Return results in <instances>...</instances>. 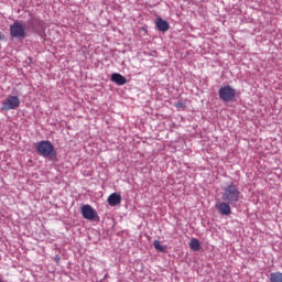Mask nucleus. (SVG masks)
I'll use <instances>...</instances> for the list:
<instances>
[{
	"mask_svg": "<svg viewBox=\"0 0 282 282\" xmlns=\"http://www.w3.org/2000/svg\"><path fill=\"white\" fill-rule=\"evenodd\" d=\"M223 199L227 204H237L241 199V192L235 184H229L224 188Z\"/></svg>",
	"mask_w": 282,
	"mask_h": 282,
	"instance_id": "nucleus-1",
	"label": "nucleus"
},
{
	"mask_svg": "<svg viewBox=\"0 0 282 282\" xmlns=\"http://www.w3.org/2000/svg\"><path fill=\"white\" fill-rule=\"evenodd\" d=\"M36 151L42 158H50L54 153V144L50 141H40L35 143Z\"/></svg>",
	"mask_w": 282,
	"mask_h": 282,
	"instance_id": "nucleus-2",
	"label": "nucleus"
},
{
	"mask_svg": "<svg viewBox=\"0 0 282 282\" xmlns=\"http://www.w3.org/2000/svg\"><path fill=\"white\" fill-rule=\"evenodd\" d=\"M10 34L13 39H25V36H28V33L25 32V26L19 21H15L10 26Z\"/></svg>",
	"mask_w": 282,
	"mask_h": 282,
	"instance_id": "nucleus-3",
	"label": "nucleus"
},
{
	"mask_svg": "<svg viewBox=\"0 0 282 282\" xmlns=\"http://www.w3.org/2000/svg\"><path fill=\"white\" fill-rule=\"evenodd\" d=\"M236 94L235 89L230 86L221 87L218 90V96L223 102H230V100L235 99Z\"/></svg>",
	"mask_w": 282,
	"mask_h": 282,
	"instance_id": "nucleus-4",
	"label": "nucleus"
},
{
	"mask_svg": "<svg viewBox=\"0 0 282 282\" xmlns=\"http://www.w3.org/2000/svg\"><path fill=\"white\" fill-rule=\"evenodd\" d=\"M21 105V100L17 96H9L3 102H2V111H12L14 109H19V106Z\"/></svg>",
	"mask_w": 282,
	"mask_h": 282,
	"instance_id": "nucleus-5",
	"label": "nucleus"
},
{
	"mask_svg": "<svg viewBox=\"0 0 282 282\" xmlns=\"http://www.w3.org/2000/svg\"><path fill=\"white\" fill-rule=\"evenodd\" d=\"M82 215L84 219H88V221H94L97 217L96 210L90 205L82 206Z\"/></svg>",
	"mask_w": 282,
	"mask_h": 282,
	"instance_id": "nucleus-6",
	"label": "nucleus"
},
{
	"mask_svg": "<svg viewBox=\"0 0 282 282\" xmlns=\"http://www.w3.org/2000/svg\"><path fill=\"white\" fill-rule=\"evenodd\" d=\"M155 25L159 32H169V30L171 29V25L169 24V22L162 18L156 19Z\"/></svg>",
	"mask_w": 282,
	"mask_h": 282,
	"instance_id": "nucleus-7",
	"label": "nucleus"
},
{
	"mask_svg": "<svg viewBox=\"0 0 282 282\" xmlns=\"http://www.w3.org/2000/svg\"><path fill=\"white\" fill-rule=\"evenodd\" d=\"M216 208L220 215H230V213H232L230 209V203H219L216 205Z\"/></svg>",
	"mask_w": 282,
	"mask_h": 282,
	"instance_id": "nucleus-8",
	"label": "nucleus"
},
{
	"mask_svg": "<svg viewBox=\"0 0 282 282\" xmlns=\"http://www.w3.org/2000/svg\"><path fill=\"white\" fill-rule=\"evenodd\" d=\"M121 202H122V196L120 194H118V193H112L108 197L109 206H118V205H120Z\"/></svg>",
	"mask_w": 282,
	"mask_h": 282,
	"instance_id": "nucleus-9",
	"label": "nucleus"
},
{
	"mask_svg": "<svg viewBox=\"0 0 282 282\" xmlns=\"http://www.w3.org/2000/svg\"><path fill=\"white\" fill-rule=\"evenodd\" d=\"M111 80L112 83H116V85H119V86L127 85V78L118 73H113L111 75Z\"/></svg>",
	"mask_w": 282,
	"mask_h": 282,
	"instance_id": "nucleus-10",
	"label": "nucleus"
},
{
	"mask_svg": "<svg viewBox=\"0 0 282 282\" xmlns=\"http://www.w3.org/2000/svg\"><path fill=\"white\" fill-rule=\"evenodd\" d=\"M202 243H199V240L197 238H193L189 241V248L193 250V252H197L200 248Z\"/></svg>",
	"mask_w": 282,
	"mask_h": 282,
	"instance_id": "nucleus-11",
	"label": "nucleus"
},
{
	"mask_svg": "<svg viewBox=\"0 0 282 282\" xmlns=\"http://www.w3.org/2000/svg\"><path fill=\"white\" fill-rule=\"evenodd\" d=\"M270 282H282V273L273 272L270 274Z\"/></svg>",
	"mask_w": 282,
	"mask_h": 282,
	"instance_id": "nucleus-12",
	"label": "nucleus"
},
{
	"mask_svg": "<svg viewBox=\"0 0 282 282\" xmlns=\"http://www.w3.org/2000/svg\"><path fill=\"white\" fill-rule=\"evenodd\" d=\"M153 246L159 252H166V246L160 243V240H154Z\"/></svg>",
	"mask_w": 282,
	"mask_h": 282,
	"instance_id": "nucleus-13",
	"label": "nucleus"
},
{
	"mask_svg": "<svg viewBox=\"0 0 282 282\" xmlns=\"http://www.w3.org/2000/svg\"><path fill=\"white\" fill-rule=\"evenodd\" d=\"M176 109H184V101L180 100L178 102L175 104Z\"/></svg>",
	"mask_w": 282,
	"mask_h": 282,
	"instance_id": "nucleus-14",
	"label": "nucleus"
},
{
	"mask_svg": "<svg viewBox=\"0 0 282 282\" xmlns=\"http://www.w3.org/2000/svg\"><path fill=\"white\" fill-rule=\"evenodd\" d=\"M55 261H56V263H61V257H55Z\"/></svg>",
	"mask_w": 282,
	"mask_h": 282,
	"instance_id": "nucleus-15",
	"label": "nucleus"
},
{
	"mask_svg": "<svg viewBox=\"0 0 282 282\" xmlns=\"http://www.w3.org/2000/svg\"><path fill=\"white\" fill-rule=\"evenodd\" d=\"M0 41H3V34L0 32Z\"/></svg>",
	"mask_w": 282,
	"mask_h": 282,
	"instance_id": "nucleus-16",
	"label": "nucleus"
},
{
	"mask_svg": "<svg viewBox=\"0 0 282 282\" xmlns=\"http://www.w3.org/2000/svg\"><path fill=\"white\" fill-rule=\"evenodd\" d=\"M0 282H6V281H3L2 279H0Z\"/></svg>",
	"mask_w": 282,
	"mask_h": 282,
	"instance_id": "nucleus-17",
	"label": "nucleus"
}]
</instances>
